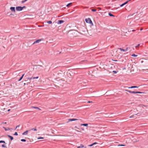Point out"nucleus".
<instances>
[{"instance_id":"nucleus-1","label":"nucleus","mask_w":148,"mask_h":148,"mask_svg":"<svg viewBox=\"0 0 148 148\" xmlns=\"http://www.w3.org/2000/svg\"><path fill=\"white\" fill-rule=\"evenodd\" d=\"M76 31L75 30H71L68 33V35L70 38H73L75 37L77 34Z\"/></svg>"},{"instance_id":"nucleus-2","label":"nucleus","mask_w":148,"mask_h":148,"mask_svg":"<svg viewBox=\"0 0 148 148\" xmlns=\"http://www.w3.org/2000/svg\"><path fill=\"white\" fill-rule=\"evenodd\" d=\"M85 21L86 23H89L91 24V25H93V23L90 18H86L85 20Z\"/></svg>"},{"instance_id":"nucleus-3","label":"nucleus","mask_w":148,"mask_h":148,"mask_svg":"<svg viewBox=\"0 0 148 148\" xmlns=\"http://www.w3.org/2000/svg\"><path fill=\"white\" fill-rule=\"evenodd\" d=\"M36 69L38 71H40L42 70L43 68L42 66L40 65H36Z\"/></svg>"},{"instance_id":"nucleus-4","label":"nucleus","mask_w":148,"mask_h":148,"mask_svg":"<svg viewBox=\"0 0 148 148\" xmlns=\"http://www.w3.org/2000/svg\"><path fill=\"white\" fill-rule=\"evenodd\" d=\"M71 73H72V74H73V73L72 72H67V75L68 77H69V78H72L73 77H72L73 76V75H72L71 74Z\"/></svg>"},{"instance_id":"nucleus-5","label":"nucleus","mask_w":148,"mask_h":148,"mask_svg":"<svg viewBox=\"0 0 148 148\" xmlns=\"http://www.w3.org/2000/svg\"><path fill=\"white\" fill-rule=\"evenodd\" d=\"M76 120H78L79 121H81V119H77L75 118H73V119H68V121H76Z\"/></svg>"},{"instance_id":"nucleus-6","label":"nucleus","mask_w":148,"mask_h":148,"mask_svg":"<svg viewBox=\"0 0 148 148\" xmlns=\"http://www.w3.org/2000/svg\"><path fill=\"white\" fill-rule=\"evenodd\" d=\"M16 10L17 11H21L22 10V7L17 6L16 8Z\"/></svg>"},{"instance_id":"nucleus-7","label":"nucleus","mask_w":148,"mask_h":148,"mask_svg":"<svg viewBox=\"0 0 148 148\" xmlns=\"http://www.w3.org/2000/svg\"><path fill=\"white\" fill-rule=\"evenodd\" d=\"M64 22L63 20H60L58 21L57 23L58 24L60 25L63 23Z\"/></svg>"},{"instance_id":"nucleus-8","label":"nucleus","mask_w":148,"mask_h":148,"mask_svg":"<svg viewBox=\"0 0 148 148\" xmlns=\"http://www.w3.org/2000/svg\"><path fill=\"white\" fill-rule=\"evenodd\" d=\"M131 0H128L127 1H126L124 3H122V4H121V5H120V7H123V6L124 5H125V4H127L128 2L129 1H130Z\"/></svg>"},{"instance_id":"nucleus-9","label":"nucleus","mask_w":148,"mask_h":148,"mask_svg":"<svg viewBox=\"0 0 148 148\" xmlns=\"http://www.w3.org/2000/svg\"><path fill=\"white\" fill-rule=\"evenodd\" d=\"M42 40L41 39H38V40H36L32 44L33 45V44H35L36 43H38L41 40Z\"/></svg>"},{"instance_id":"nucleus-10","label":"nucleus","mask_w":148,"mask_h":148,"mask_svg":"<svg viewBox=\"0 0 148 148\" xmlns=\"http://www.w3.org/2000/svg\"><path fill=\"white\" fill-rule=\"evenodd\" d=\"M10 9L12 12H15V8L14 7H11Z\"/></svg>"},{"instance_id":"nucleus-11","label":"nucleus","mask_w":148,"mask_h":148,"mask_svg":"<svg viewBox=\"0 0 148 148\" xmlns=\"http://www.w3.org/2000/svg\"><path fill=\"white\" fill-rule=\"evenodd\" d=\"M30 130H27L26 131H25L24 132L22 133V134L23 135H26L27 134L28 132L29 131H30Z\"/></svg>"},{"instance_id":"nucleus-12","label":"nucleus","mask_w":148,"mask_h":148,"mask_svg":"<svg viewBox=\"0 0 148 148\" xmlns=\"http://www.w3.org/2000/svg\"><path fill=\"white\" fill-rule=\"evenodd\" d=\"M98 143L97 142H95V143H94L90 145H88V147H92V146L95 145H96V144H97Z\"/></svg>"},{"instance_id":"nucleus-13","label":"nucleus","mask_w":148,"mask_h":148,"mask_svg":"<svg viewBox=\"0 0 148 148\" xmlns=\"http://www.w3.org/2000/svg\"><path fill=\"white\" fill-rule=\"evenodd\" d=\"M129 48H126V49H122L121 48H119V49H120V50L121 51H122L123 52H125L126 51H127V49H128Z\"/></svg>"},{"instance_id":"nucleus-14","label":"nucleus","mask_w":148,"mask_h":148,"mask_svg":"<svg viewBox=\"0 0 148 148\" xmlns=\"http://www.w3.org/2000/svg\"><path fill=\"white\" fill-rule=\"evenodd\" d=\"M7 136L8 137H9L10 138L11 140H12L14 138L12 136H11L9 135H7Z\"/></svg>"},{"instance_id":"nucleus-15","label":"nucleus","mask_w":148,"mask_h":148,"mask_svg":"<svg viewBox=\"0 0 148 148\" xmlns=\"http://www.w3.org/2000/svg\"><path fill=\"white\" fill-rule=\"evenodd\" d=\"M87 62V60H84L82 61H81L80 62V63L81 64H83L84 62L86 63Z\"/></svg>"},{"instance_id":"nucleus-16","label":"nucleus","mask_w":148,"mask_h":148,"mask_svg":"<svg viewBox=\"0 0 148 148\" xmlns=\"http://www.w3.org/2000/svg\"><path fill=\"white\" fill-rule=\"evenodd\" d=\"M3 127V128L5 130V131H7L10 130L11 129H12V128H9V127H8V128H7L5 127Z\"/></svg>"},{"instance_id":"nucleus-17","label":"nucleus","mask_w":148,"mask_h":148,"mask_svg":"<svg viewBox=\"0 0 148 148\" xmlns=\"http://www.w3.org/2000/svg\"><path fill=\"white\" fill-rule=\"evenodd\" d=\"M138 86H132L130 87H128V88H138Z\"/></svg>"},{"instance_id":"nucleus-18","label":"nucleus","mask_w":148,"mask_h":148,"mask_svg":"<svg viewBox=\"0 0 148 148\" xmlns=\"http://www.w3.org/2000/svg\"><path fill=\"white\" fill-rule=\"evenodd\" d=\"M88 124L87 123L81 124V126H84L86 127H88Z\"/></svg>"},{"instance_id":"nucleus-19","label":"nucleus","mask_w":148,"mask_h":148,"mask_svg":"<svg viewBox=\"0 0 148 148\" xmlns=\"http://www.w3.org/2000/svg\"><path fill=\"white\" fill-rule=\"evenodd\" d=\"M138 114H134V115H132L130 116L129 117V118H135V117H134V116L135 115H137Z\"/></svg>"},{"instance_id":"nucleus-20","label":"nucleus","mask_w":148,"mask_h":148,"mask_svg":"<svg viewBox=\"0 0 148 148\" xmlns=\"http://www.w3.org/2000/svg\"><path fill=\"white\" fill-rule=\"evenodd\" d=\"M84 147V145H83L82 144H80V146H78L77 148H82Z\"/></svg>"},{"instance_id":"nucleus-21","label":"nucleus","mask_w":148,"mask_h":148,"mask_svg":"<svg viewBox=\"0 0 148 148\" xmlns=\"http://www.w3.org/2000/svg\"><path fill=\"white\" fill-rule=\"evenodd\" d=\"M108 15L110 16H111V17H112V16L114 17V16L113 14H112L110 12H109L108 13Z\"/></svg>"},{"instance_id":"nucleus-22","label":"nucleus","mask_w":148,"mask_h":148,"mask_svg":"<svg viewBox=\"0 0 148 148\" xmlns=\"http://www.w3.org/2000/svg\"><path fill=\"white\" fill-rule=\"evenodd\" d=\"M72 4V3H70L66 5V6L68 7H69V6L71 5V4Z\"/></svg>"},{"instance_id":"nucleus-23","label":"nucleus","mask_w":148,"mask_h":148,"mask_svg":"<svg viewBox=\"0 0 148 148\" xmlns=\"http://www.w3.org/2000/svg\"><path fill=\"white\" fill-rule=\"evenodd\" d=\"M131 56L133 57H136L138 56V55L133 54Z\"/></svg>"},{"instance_id":"nucleus-24","label":"nucleus","mask_w":148,"mask_h":148,"mask_svg":"<svg viewBox=\"0 0 148 148\" xmlns=\"http://www.w3.org/2000/svg\"><path fill=\"white\" fill-rule=\"evenodd\" d=\"M32 107L34 108L37 109H38L39 110H40V109L38 107L32 106Z\"/></svg>"},{"instance_id":"nucleus-25","label":"nucleus","mask_w":148,"mask_h":148,"mask_svg":"<svg viewBox=\"0 0 148 148\" xmlns=\"http://www.w3.org/2000/svg\"><path fill=\"white\" fill-rule=\"evenodd\" d=\"M5 143V144H6L4 140H0V143Z\"/></svg>"},{"instance_id":"nucleus-26","label":"nucleus","mask_w":148,"mask_h":148,"mask_svg":"<svg viewBox=\"0 0 148 148\" xmlns=\"http://www.w3.org/2000/svg\"><path fill=\"white\" fill-rule=\"evenodd\" d=\"M47 23L48 24H51L52 23V22L51 21H47Z\"/></svg>"},{"instance_id":"nucleus-27","label":"nucleus","mask_w":148,"mask_h":148,"mask_svg":"<svg viewBox=\"0 0 148 148\" xmlns=\"http://www.w3.org/2000/svg\"><path fill=\"white\" fill-rule=\"evenodd\" d=\"M125 146V145L123 144H119L118 145V146Z\"/></svg>"},{"instance_id":"nucleus-28","label":"nucleus","mask_w":148,"mask_h":148,"mask_svg":"<svg viewBox=\"0 0 148 148\" xmlns=\"http://www.w3.org/2000/svg\"><path fill=\"white\" fill-rule=\"evenodd\" d=\"M21 141L22 142H25L26 141V139H21Z\"/></svg>"},{"instance_id":"nucleus-29","label":"nucleus","mask_w":148,"mask_h":148,"mask_svg":"<svg viewBox=\"0 0 148 148\" xmlns=\"http://www.w3.org/2000/svg\"><path fill=\"white\" fill-rule=\"evenodd\" d=\"M38 76H37V77H32V79H38Z\"/></svg>"},{"instance_id":"nucleus-30","label":"nucleus","mask_w":148,"mask_h":148,"mask_svg":"<svg viewBox=\"0 0 148 148\" xmlns=\"http://www.w3.org/2000/svg\"><path fill=\"white\" fill-rule=\"evenodd\" d=\"M30 130H34V131H36L37 130H36V128H32V129H31Z\"/></svg>"},{"instance_id":"nucleus-31","label":"nucleus","mask_w":148,"mask_h":148,"mask_svg":"<svg viewBox=\"0 0 148 148\" xmlns=\"http://www.w3.org/2000/svg\"><path fill=\"white\" fill-rule=\"evenodd\" d=\"M91 11L92 12H96L97 11V10L96 9H91Z\"/></svg>"},{"instance_id":"nucleus-32","label":"nucleus","mask_w":148,"mask_h":148,"mask_svg":"<svg viewBox=\"0 0 148 148\" xmlns=\"http://www.w3.org/2000/svg\"><path fill=\"white\" fill-rule=\"evenodd\" d=\"M135 13H133V14H130L129 15H128V17L129 16H132Z\"/></svg>"},{"instance_id":"nucleus-33","label":"nucleus","mask_w":148,"mask_h":148,"mask_svg":"<svg viewBox=\"0 0 148 148\" xmlns=\"http://www.w3.org/2000/svg\"><path fill=\"white\" fill-rule=\"evenodd\" d=\"M26 79H32V77H27Z\"/></svg>"},{"instance_id":"nucleus-34","label":"nucleus","mask_w":148,"mask_h":148,"mask_svg":"<svg viewBox=\"0 0 148 148\" xmlns=\"http://www.w3.org/2000/svg\"><path fill=\"white\" fill-rule=\"evenodd\" d=\"M1 147H4V148H6V146L4 144L2 145H1Z\"/></svg>"},{"instance_id":"nucleus-35","label":"nucleus","mask_w":148,"mask_h":148,"mask_svg":"<svg viewBox=\"0 0 148 148\" xmlns=\"http://www.w3.org/2000/svg\"><path fill=\"white\" fill-rule=\"evenodd\" d=\"M44 138L43 137H39L37 139H43Z\"/></svg>"},{"instance_id":"nucleus-36","label":"nucleus","mask_w":148,"mask_h":148,"mask_svg":"<svg viewBox=\"0 0 148 148\" xmlns=\"http://www.w3.org/2000/svg\"><path fill=\"white\" fill-rule=\"evenodd\" d=\"M14 135H15V136H17L18 135V133L17 132H15L14 134Z\"/></svg>"},{"instance_id":"nucleus-37","label":"nucleus","mask_w":148,"mask_h":148,"mask_svg":"<svg viewBox=\"0 0 148 148\" xmlns=\"http://www.w3.org/2000/svg\"><path fill=\"white\" fill-rule=\"evenodd\" d=\"M23 78L22 77H21L18 80V81H21L22 79H23Z\"/></svg>"},{"instance_id":"nucleus-38","label":"nucleus","mask_w":148,"mask_h":148,"mask_svg":"<svg viewBox=\"0 0 148 148\" xmlns=\"http://www.w3.org/2000/svg\"><path fill=\"white\" fill-rule=\"evenodd\" d=\"M112 72L114 74H116L117 73V71H113Z\"/></svg>"},{"instance_id":"nucleus-39","label":"nucleus","mask_w":148,"mask_h":148,"mask_svg":"<svg viewBox=\"0 0 148 148\" xmlns=\"http://www.w3.org/2000/svg\"><path fill=\"white\" fill-rule=\"evenodd\" d=\"M141 106H142V107L143 108V106H144V107H146V108H147V107L148 106H145V105H141Z\"/></svg>"},{"instance_id":"nucleus-40","label":"nucleus","mask_w":148,"mask_h":148,"mask_svg":"<svg viewBox=\"0 0 148 148\" xmlns=\"http://www.w3.org/2000/svg\"><path fill=\"white\" fill-rule=\"evenodd\" d=\"M26 1V0H24L22 1H21V2L22 3H25V2Z\"/></svg>"},{"instance_id":"nucleus-41","label":"nucleus","mask_w":148,"mask_h":148,"mask_svg":"<svg viewBox=\"0 0 148 148\" xmlns=\"http://www.w3.org/2000/svg\"><path fill=\"white\" fill-rule=\"evenodd\" d=\"M140 44H138L137 46H135L136 48L139 47L140 46Z\"/></svg>"},{"instance_id":"nucleus-42","label":"nucleus","mask_w":148,"mask_h":148,"mask_svg":"<svg viewBox=\"0 0 148 148\" xmlns=\"http://www.w3.org/2000/svg\"><path fill=\"white\" fill-rule=\"evenodd\" d=\"M132 93L136 94V91H132Z\"/></svg>"},{"instance_id":"nucleus-43","label":"nucleus","mask_w":148,"mask_h":148,"mask_svg":"<svg viewBox=\"0 0 148 148\" xmlns=\"http://www.w3.org/2000/svg\"><path fill=\"white\" fill-rule=\"evenodd\" d=\"M143 93V92H139V91H136V94H137V93L140 94V93Z\"/></svg>"},{"instance_id":"nucleus-44","label":"nucleus","mask_w":148,"mask_h":148,"mask_svg":"<svg viewBox=\"0 0 148 148\" xmlns=\"http://www.w3.org/2000/svg\"><path fill=\"white\" fill-rule=\"evenodd\" d=\"M20 126V125H17L16 128H15V130L16 129H17V128L18 127H19V126Z\"/></svg>"},{"instance_id":"nucleus-45","label":"nucleus","mask_w":148,"mask_h":148,"mask_svg":"<svg viewBox=\"0 0 148 148\" xmlns=\"http://www.w3.org/2000/svg\"><path fill=\"white\" fill-rule=\"evenodd\" d=\"M22 8L23 10L24 8H26V7L25 6H23V7H22Z\"/></svg>"},{"instance_id":"nucleus-46","label":"nucleus","mask_w":148,"mask_h":148,"mask_svg":"<svg viewBox=\"0 0 148 148\" xmlns=\"http://www.w3.org/2000/svg\"><path fill=\"white\" fill-rule=\"evenodd\" d=\"M132 91H131L130 90H129V91H128V92H129L130 93H132Z\"/></svg>"},{"instance_id":"nucleus-47","label":"nucleus","mask_w":148,"mask_h":148,"mask_svg":"<svg viewBox=\"0 0 148 148\" xmlns=\"http://www.w3.org/2000/svg\"><path fill=\"white\" fill-rule=\"evenodd\" d=\"M30 82H27V83L26 84H27V85H28L29 84H30Z\"/></svg>"},{"instance_id":"nucleus-48","label":"nucleus","mask_w":148,"mask_h":148,"mask_svg":"<svg viewBox=\"0 0 148 148\" xmlns=\"http://www.w3.org/2000/svg\"><path fill=\"white\" fill-rule=\"evenodd\" d=\"M25 74H23L21 76V77H22L23 78L24 75Z\"/></svg>"},{"instance_id":"nucleus-49","label":"nucleus","mask_w":148,"mask_h":148,"mask_svg":"<svg viewBox=\"0 0 148 148\" xmlns=\"http://www.w3.org/2000/svg\"><path fill=\"white\" fill-rule=\"evenodd\" d=\"M75 128H77V129H79V128H78V127H77V126H75Z\"/></svg>"},{"instance_id":"nucleus-50","label":"nucleus","mask_w":148,"mask_h":148,"mask_svg":"<svg viewBox=\"0 0 148 148\" xmlns=\"http://www.w3.org/2000/svg\"><path fill=\"white\" fill-rule=\"evenodd\" d=\"M129 90H125V91H127V92H128V91H129Z\"/></svg>"},{"instance_id":"nucleus-51","label":"nucleus","mask_w":148,"mask_h":148,"mask_svg":"<svg viewBox=\"0 0 148 148\" xmlns=\"http://www.w3.org/2000/svg\"><path fill=\"white\" fill-rule=\"evenodd\" d=\"M134 110H135V111H137V110L136 109H134Z\"/></svg>"},{"instance_id":"nucleus-52","label":"nucleus","mask_w":148,"mask_h":148,"mask_svg":"<svg viewBox=\"0 0 148 148\" xmlns=\"http://www.w3.org/2000/svg\"><path fill=\"white\" fill-rule=\"evenodd\" d=\"M112 60L114 61H116V62L117 61V60Z\"/></svg>"},{"instance_id":"nucleus-53","label":"nucleus","mask_w":148,"mask_h":148,"mask_svg":"<svg viewBox=\"0 0 148 148\" xmlns=\"http://www.w3.org/2000/svg\"><path fill=\"white\" fill-rule=\"evenodd\" d=\"M5 136L4 135H3V136H2L0 137V138L1 137H4Z\"/></svg>"},{"instance_id":"nucleus-54","label":"nucleus","mask_w":148,"mask_h":148,"mask_svg":"<svg viewBox=\"0 0 148 148\" xmlns=\"http://www.w3.org/2000/svg\"><path fill=\"white\" fill-rule=\"evenodd\" d=\"M10 109H8V111L9 112L10 111Z\"/></svg>"},{"instance_id":"nucleus-55","label":"nucleus","mask_w":148,"mask_h":148,"mask_svg":"<svg viewBox=\"0 0 148 148\" xmlns=\"http://www.w3.org/2000/svg\"><path fill=\"white\" fill-rule=\"evenodd\" d=\"M132 31L133 32H134V31H135V30H134V29H133V30H132Z\"/></svg>"},{"instance_id":"nucleus-56","label":"nucleus","mask_w":148,"mask_h":148,"mask_svg":"<svg viewBox=\"0 0 148 148\" xmlns=\"http://www.w3.org/2000/svg\"><path fill=\"white\" fill-rule=\"evenodd\" d=\"M81 128L82 129V130H84V128Z\"/></svg>"},{"instance_id":"nucleus-57","label":"nucleus","mask_w":148,"mask_h":148,"mask_svg":"<svg viewBox=\"0 0 148 148\" xmlns=\"http://www.w3.org/2000/svg\"><path fill=\"white\" fill-rule=\"evenodd\" d=\"M13 15V14H10V16H11V15Z\"/></svg>"},{"instance_id":"nucleus-58","label":"nucleus","mask_w":148,"mask_h":148,"mask_svg":"<svg viewBox=\"0 0 148 148\" xmlns=\"http://www.w3.org/2000/svg\"><path fill=\"white\" fill-rule=\"evenodd\" d=\"M45 140H40V141H45Z\"/></svg>"},{"instance_id":"nucleus-59","label":"nucleus","mask_w":148,"mask_h":148,"mask_svg":"<svg viewBox=\"0 0 148 148\" xmlns=\"http://www.w3.org/2000/svg\"><path fill=\"white\" fill-rule=\"evenodd\" d=\"M61 53V51L60 52H59V54H60Z\"/></svg>"},{"instance_id":"nucleus-60","label":"nucleus","mask_w":148,"mask_h":148,"mask_svg":"<svg viewBox=\"0 0 148 148\" xmlns=\"http://www.w3.org/2000/svg\"><path fill=\"white\" fill-rule=\"evenodd\" d=\"M92 102V101H91V102L90 101H88V103H90V102Z\"/></svg>"},{"instance_id":"nucleus-61","label":"nucleus","mask_w":148,"mask_h":148,"mask_svg":"<svg viewBox=\"0 0 148 148\" xmlns=\"http://www.w3.org/2000/svg\"><path fill=\"white\" fill-rule=\"evenodd\" d=\"M4 123V124H6V123H6V122H5V123Z\"/></svg>"},{"instance_id":"nucleus-62","label":"nucleus","mask_w":148,"mask_h":148,"mask_svg":"<svg viewBox=\"0 0 148 148\" xmlns=\"http://www.w3.org/2000/svg\"><path fill=\"white\" fill-rule=\"evenodd\" d=\"M26 84V83H24V85H25V84Z\"/></svg>"},{"instance_id":"nucleus-63","label":"nucleus","mask_w":148,"mask_h":148,"mask_svg":"<svg viewBox=\"0 0 148 148\" xmlns=\"http://www.w3.org/2000/svg\"><path fill=\"white\" fill-rule=\"evenodd\" d=\"M57 51L58 52H59V51Z\"/></svg>"},{"instance_id":"nucleus-64","label":"nucleus","mask_w":148,"mask_h":148,"mask_svg":"<svg viewBox=\"0 0 148 148\" xmlns=\"http://www.w3.org/2000/svg\"><path fill=\"white\" fill-rule=\"evenodd\" d=\"M85 148H86V147H85Z\"/></svg>"}]
</instances>
